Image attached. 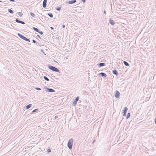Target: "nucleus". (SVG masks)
<instances>
[{"label": "nucleus", "instance_id": "25", "mask_svg": "<svg viewBox=\"0 0 156 156\" xmlns=\"http://www.w3.org/2000/svg\"><path fill=\"white\" fill-rule=\"evenodd\" d=\"M81 47H83V44L82 43H81L79 45Z\"/></svg>", "mask_w": 156, "mask_h": 156}, {"label": "nucleus", "instance_id": "20", "mask_svg": "<svg viewBox=\"0 0 156 156\" xmlns=\"http://www.w3.org/2000/svg\"><path fill=\"white\" fill-rule=\"evenodd\" d=\"M44 79L48 81H49V80L48 79L46 76H43Z\"/></svg>", "mask_w": 156, "mask_h": 156}, {"label": "nucleus", "instance_id": "13", "mask_svg": "<svg viewBox=\"0 0 156 156\" xmlns=\"http://www.w3.org/2000/svg\"><path fill=\"white\" fill-rule=\"evenodd\" d=\"M76 2V0L70 1L68 2V3L69 4H71Z\"/></svg>", "mask_w": 156, "mask_h": 156}, {"label": "nucleus", "instance_id": "38", "mask_svg": "<svg viewBox=\"0 0 156 156\" xmlns=\"http://www.w3.org/2000/svg\"><path fill=\"white\" fill-rule=\"evenodd\" d=\"M41 51L42 52H43V53H44V52H43V50H41Z\"/></svg>", "mask_w": 156, "mask_h": 156}, {"label": "nucleus", "instance_id": "4", "mask_svg": "<svg viewBox=\"0 0 156 156\" xmlns=\"http://www.w3.org/2000/svg\"><path fill=\"white\" fill-rule=\"evenodd\" d=\"M45 89H46V92H49L52 93V92H55V90H54V89H51V88H48L47 87H46L45 88Z\"/></svg>", "mask_w": 156, "mask_h": 156}, {"label": "nucleus", "instance_id": "39", "mask_svg": "<svg viewBox=\"0 0 156 156\" xmlns=\"http://www.w3.org/2000/svg\"><path fill=\"white\" fill-rule=\"evenodd\" d=\"M17 13L19 14H20L21 13V12H18Z\"/></svg>", "mask_w": 156, "mask_h": 156}, {"label": "nucleus", "instance_id": "26", "mask_svg": "<svg viewBox=\"0 0 156 156\" xmlns=\"http://www.w3.org/2000/svg\"><path fill=\"white\" fill-rule=\"evenodd\" d=\"M40 34L42 35L43 34V32L41 31H39V32H38Z\"/></svg>", "mask_w": 156, "mask_h": 156}, {"label": "nucleus", "instance_id": "11", "mask_svg": "<svg viewBox=\"0 0 156 156\" xmlns=\"http://www.w3.org/2000/svg\"><path fill=\"white\" fill-rule=\"evenodd\" d=\"M99 75L101 76L102 77H106L107 76L106 74L104 73H99Z\"/></svg>", "mask_w": 156, "mask_h": 156}, {"label": "nucleus", "instance_id": "30", "mask_svg": "<svg viewBox=\"0 0 156 156\" xmlns=\"http://www.w3.org/2000/svg\"><path fill=\"white\" fill-rule=\"evenodd\" d=\"M86 0H81L83 2V3H84L86 2Z\"/></svg>", "mask_w": 156, "mask_h": 156}, {"label": "nucleus", "instance_id": "33", "mask_svg": "<svg viewBox=\"0 0 156 156\" xmlns=\"http://www.w3.org/2000/svg\"><path fill=\"white\" fill-rule=\"evenodd\" d=\"M37 36L38 37V38H40V39H41V37H40V35H37Z\"/></svg>", "mask_w": 156, "mask_h": 156}, {"label": "nucleus", "instance_id": "3", "mask_svg": "<svg viewBox=\"0 0 156 156\" xmlns=\"http://www.w3.org/2000/svg\"><path fill=\"white\" fill-rule=\"evenodd\" d=\"M18 35V36L20 38H21L23 39L24 41H28V42H30V40L29 39L25 37H24V36L23 35L21 34L18 33L17 34Z\"/></svg>", "mask_w": 156, "mask_h": 156}, {"label": "nucleus", "instance_id": "28", "mask_svg": "<svg viewBox=\"0 0 156 156\" xmlns=\"http://www.w3.org/2000/svg\"><path fill=\"white\" fill-rule=\"evenodd\" d=\"M51 151V150L50 149H48L47 152L48 153H49V152H50Z\"/></svg>", "mask_w": 156, "mask_h": 156}, {"label": "nucleus", "instance_id": "2", "mask_svg": "<svg viewBox=\"0 0 156 156\" xmlns=\"http://www.w3.org/2000/svg\"><path fill=\"white\" fill-rule=\"evenodd\" d=\"M73 139H70L69 140L67 143V146L70 150H71L72 148Z\"/></svg>", "mask_w": 156, "mask_h": 156}, {"label": "nucleus", "instance_id": "23", "mask_svg": "<svg viewBox=\"0 0 156 156\" xmlns=\"http://www.w3.org/2000/svg\"><path fill=\"white\" fill-rule=\"evenodd\" d=\"M30 15H31V16L33 17H34V16H35V14L33 13L32 12H30Z\"/></svg>", "mask_w": 156, "mask_h": 156}, {"label": "nucleus", "instance_id": "35", "mask_svg": "<svg viewBox=\"0 0 156 156\" xmlns=\"http://www.w3.org/2000/svg\"><path fill=\"white\" fill-rule=\"evenodd\" d=\"M50 28H51V29H52V30H53V29H54V28H53V27H50Z\"/></svg>", "mask_w": 156, "mask_h": 156}, {"label": "nucleus", "instance_id": "36", "mask_svg": "<svg viewBox=\"0 0 156 156\" xmlns=\"http://www.w3.org/2000/svg\"><path fill=\"white\" fill-rule=\"evenodd\" d=\"M104 13L105 14L106 13V12H105V10H104Z\"/></svg>", "mask_w": 156, "mask_h": 156}, {"label": "nucleus", "instance_id": "27", "mask_svg": "<svg viewBox=\"0 0 156 156\" xmlns=\"http://www.w3.org/2000/svg\"><path fill=\"white\" fill-rule=\"evenodd\" d=\"M36 89L38 90H41V89L40 88L37 87L35 88Z\"/></svg>", "mask_w": 156, "mask_h": 156}, {"label": "nucleus", "instance_id": "37", "mask_svg": "<svg viewBox=\"0 0 156 156\" xmlns=\"http://www.w3.org/2000/svg\"><path fill=\"white\" fill-rule=\"evenodd\" d=\"M155 124L156 125V119H155Z\"/></svg>", "mask_w": 156, "mask_h": 156}, {"label": "nucleus", "instance_id": "7", "mask_svg": "<svg viewBox=\"0 0 156 156\" xmlns=\"http://www.w3.org/2000/svg\"><path fill=\"white\" fill-rule=\"evenodd\" d=\"M79 99V97H77L75 100H74V101L73 102V105H74V106H75L77 104V101H78Z\"/></svg>", "mask_w": 156, "mask_h": 156}, {"label": "nucleus", "instance_id": "21", "mask_svg": "<svg viewBox=\"0 0 156 156\" xmlns=\"http://www.w3.org/2000/svg\"><path fill=\"white\" fill-rule=\"evenodd\" d=\"M61 7H62L61 6V7H56L55 8V9L56 10L59 11L61 10Z\"/></svg>", "mask_w": 156, "mask_h": 156}, {"label": "nucleus", "instance_id": "10", "mask_svg": "<svg viewBox=\"0 0 156 156\" xmlns=\"http://www.w3.org/2000/svg\"><path fill=\"white\" fill-rule=\"evenodd\" d=\"M47 0H44L43 4H42V6L43 8H45L46 6L47 5Z\"/></svg>", "mask_w": 156, "mask_h": 156}, {"label": "nucleus", "instance_id": "41", "mask_svg": "<svg viewBox=\"0 0 156 156\" xmlns=\"http://www.w3.org/2000/svg\"><path fill=\"white\" fill-rule=\"evenodd\" d=\"M23 15V14H22L20 15V17H21L22 16V15Z\"/></svg>", "mask_w": 156, "mask_h": 156}, {"label": "nucleus", "instance_id": "24", "mask_svg": "<svg viewBox=\"0 0 156 156\" xmlns=\"http://www.w3.org/2000/svg\"><path fill=\"white\" fill-rule=\"evenodd\" d=\"M130 113H128L127 116H126V119H128L130 117Z\"/></svg>", "mask_w": 156, "mask_h": 156}, {"label": "nucleus", "instance_id": "1", "mask_svg": "<svg viewBox=\"0 0 156 156\" xmlns=\"http://www.w3.org/2000/svg\"><path fill=\"white\" fill-rule=\"evenodd\" d=\"M48 67L49 69L54 72H60V71L59 69H58L56 67L51 66L50 65H48Z\"/></svg>", "mask_w": 156, "mask_h": 156}, {"label": "nucleus", "instance_id": "9", "mask_svg": "<svg viewBox=\"0 0 156 156\" xmlns=\"http://www.w3.org/2000/svg\"><path fill=\"white\" fill-rule=\"evenodd\" d=\"M15 21L17 23H20L22 24H25V23L24 22L18 19H16L15 20Z\"/></svg>", "mask_w": 156, "mask_h": 156}, {"label": "nucleus", "instance_id": "16", "mask_svg": "<svg viewBox=\"0 0 156 156\" xmlns=\"http://www.w3.org/2000/svg\"><path fill=\"white\" fill-rule=\"evenodd\" d=\"M105 64L104 63H101L98 64V66H99V67L103 66H105Z\"/></svg>", "mask_w": 156, "mask_h": 156}, {"label": "nucleus", "instance_id": "8", "mask_svg": "<svg viewBox=\"0 0 156 156\" xmlns=\"http://www.w3.org/2000/svg\"><path fill=\"white\" fill-rule=\"evenodd\" d=\"M109 22L110 24L112 25H115V23L114 22V20H112L111 18L109 19Z\"/></svg>", "mask_w": 156, "mask_h": 156}, {"label": "nucleus", "instance_id": "18", "mask_svg": "<svg viewBox=\"0 0 156 156\" xmlns=\"http://www.w3.org/2000/svg\"><path fill=\"white\" fill-rule=\"evenodd\" d=\"M48 16L51 18H52L53 17V15L52 13H48Z\"/></svg>", "mask_w": 156, "mask_h": 156}, {"label": "nucleus", "instance_id": "15", "mask_svg": "<svg viewBox=\"0 0 156 156\" xmlns=\"http://www.w3.org/2000/svg\"><path fill=\"white\" fill-rule=\"evenodd\" d=\"M123 63L126 66H128L129 65L127 62L126 61H123Z\"/></svg>", "mask_w": 156, "mask_h": 156}, {"label": "nucleus", "instance_id": "5", "mask_svg": "<svg viewBox=\"0 0 156 156\" xmlns=\"http://www.w3.org/2000/svg\"><path fill=\"white\" fill-rule=\"evenodd\" d=\"M128 110V108L127 107H125L124 109L123 110L122 113H123V115L124 116H125L126 115V113Z\"/></svg>", "mask_w": 156, "mask_h": 156}, {"label": "nucleus", "instance_id": "43", "mask_svg": "<svg viewBox=\"0 0 156 156\" xmlns=\"http://www.w3.org/2000/svg\"><path fill=\"white\" fill-rule=\"evenodd\" d=\"M94 142V140L93 141V142Z\"/></svg>", "mask_w": 156, "mask_h": 156}, {"label": "nucleus", "instance_id": "31", "mask_svg": "<svg viewBox=\"0 0 156 156\" xmlns=\"http://www.w3.org/2000/svg\"><path fill=\"white\" fill-rule=\"evenodd\" d=\"M65 26L64 25H62V27L63 28H64L65 27Z\"/></svg>", "mask_w": 156, "mask_h": 156}, {"label": "nucleus", "instance_id": "34", "mask_svg": "<svg viewBox=\"0 0 156 156\" xmlns=\"http://www.w3.org/2000/svg\"><path fill=\"white\" fill-rule=\"evenodd\" d=\"M11 2H14L15 0H9Z\"/></svg>", "mask_w": 156, "mask_h": 156}, {"label": "nucleus", "instance_id": "40", "mask_svg": "<svg viewBox=\"0 0 156 156\" xmlns=\"http://www.w3.org/2000/svg\"><path fill=\"white\" fill-rule=\"evenodd\" d=\"M17 13L19 14H20L21 13V12H18Z\"/></svg>", "mask_w": 156, "mask_h": 156}, {"label": "nucleus", "instance_id": "32", "mask_svg": "<svg viewBox=\"0 0 156 156\" xmlns=\"http://www.w3.org/2000/svg\"><path fill=\"white\" fill-rule=\"evenodd\" d=\"M58 117V116L57 115H56L55 116V119H56V118H57Z\"/></svg>", "mask_w": 156, "mask_h": 156}, {"label": "nucleus", "instance_id": "17", "mask_svg": "<svg viewBox=\"0 0 156 156\" xmlns=\"http://www.w3.org/2000/svg\"><path fill=\"white\" fill-rule=\"evenodd\" d=\"M33 29L35 31L37 32H39V30L37 28L35 27H33Z\"/></svg>", "mask_w": 156, "mask_h": 156}, {"label": "nucleus", "instance_id": "14", "mask_svg": "<svg viewBox=\"0 0 156 156\" xmlns=\"http://www.w3.org/2000/svg\"><path fill=\"white\" fill-rule=\"evenodd\" d=\"M32 105L31 104H30L28 105H27L26 107V109H27L30 108L31 107Z\"/></svg>", "mask_w": 156, "mask_h": 156}, {"label": "nucleus", "instance_id": "12", "mask_svg": "<svg viewBox=\"0 0 156 156\" xmlns=\"http://www.w3.org/2000/svg\"><path fill=\"white\" fill-rule=\"evenodd\" d=\"M112 73L113 74L116 75V76H118V73L117 70L114 69L112 71Z\"/></svg>", "mask_w": 156, "mask_h": 156}, {"label": "nucleus", "instance_id": "6", "mask_svg": "<svg viewBox=\"0 0 156 156\" xmlns=\"http://www.w3.org/2000/svg\"><path fill=\"white\" fill-rule=\"evenodd\" d=\"M120 95V93L118 91L116 90L115 92V97L117 98H119Z\"/></svg>", "mask_w": 156, "mask_h": 156}, {"label": "nucleus", "instance_id": "19", "mask_svg": "<svg viewBox=\"0 0 156 156\" xmlns=\"http://www.w3.org/2000/svg\"><path fill=\"white\" fill-rule=\"evenodd\" d=\"M8 12L10 13H11L12 14L13 13V11L11 9H8Z\"/></svg>", "mask_w": 156, "mask_h": 156}, {"label": "nucleus", "instance_id": "42", "mask_svg": "<svg viewBox=\"0 0 156 156\" xmlns=\"http://www.w3.org/2000/svg\"><path fill=\"white\" fill-rule=\"evenodd\" d=\"M2 2V1H0V2Z\"/></svg>", "mask_w": 156, "mask_h": 156}, {"label": "nucleus", "instance_id": "29", "mask_svg": "<svg viewBox=\"0 0 156 156\" xmlns=\"http://www.w3.org/2000/svg\"><path fill=\"white\" fill-rule=\"evenodd\" d=\"M32 41H33V42L34 43H35L36 42V41L35 40H33Z\"/></svg>", "mask_w": 156, "mask_h": 156}, {"label": "nucleus", "instance_id": "22", "mask_svg": "<svg viewBox=\"0 0 156 156\" xmlns=\"http://www.w3.org/2000/svg\"><path fill=\"white\" fill-rule=\"evenodd\" d=\"M38 111V108H36L33 111H32L31 112L32 113H34Z\"/></svg>", "mask_w": 156, "mask_h": 156}]
</instances>
